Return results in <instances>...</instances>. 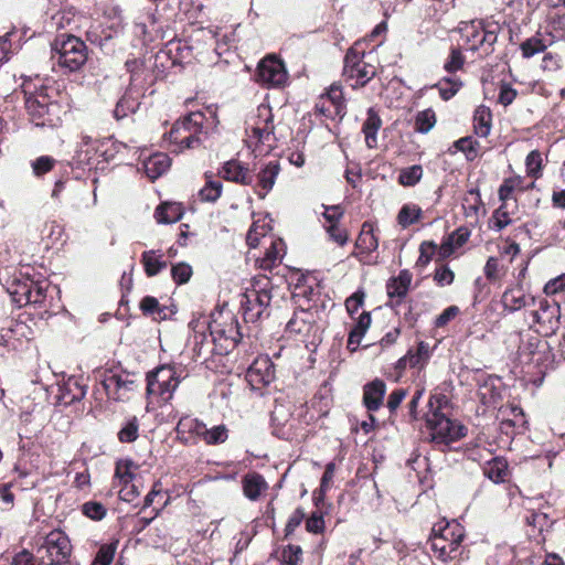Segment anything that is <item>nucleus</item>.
<instances>
[{
	"label": "nucleus",
	"mask_w": 565,
	"mask_h": 565,
	"mask_svg": "<svg viewBox=\"0 0 565 565\" xmlns=\"http://www.w3.org/2000/svg\"><path fill=\"white\" fill-rule=\"evenodd\" d=\"M426 427L429 430L430 441L436 446H448L462 438L467 431L463 425L450 419L438 409L429 411L426 414Z\"/></svg>",
	"instance_id": "obj_11"
},
{
	"label": "nucleus",
	"mask_w": 565,
	"mask_h": 565,
	"mask_svg": "<svg viewBox=\"0 0 565 565\" xmlns=\"http://www.w3.org/2000/svg\"><path fill=\"white\" fill-rule=\"evenodd\" d=\"M515 557V553L512 546L503 544L495 548L494 554L490 557V561L495 565H511Z\"/></svg>",
	"instance_id": "obj_53"
},
{
	"label": "nucleus",
	"mask_w": 565,
	"mask_h": 565,
	"mask_svg": "<svg viewBox=\"0 0 565 565\" xmlns=\"http://www.w3.org/2000/svg\"><path fill=\"white\" fill-rule=\"evenodd\" d=\"M290 333L299 335L308 350H315L322 341L323 326L317 311L301 309L287 323Z\"/></svg>",
	"instance_id": "obj_12"
},
{
	"label": "nucleus",
	"mask_w": 565,
	"mask_h": 565,
	"mask_svg": "<svg viewBox=\"0 0 565 565\" xmlns=\"http://www.w3.org/2000/svg\"><path fill=\"white\" fill-rule=\"evenodd\" d=\"M49 286L50 284L45 279L33 280L29 277H22L15 279L11 284L9 292L12 300L19 307L26 305H42L45 301Z\"/></svg>",
	"instance_id": "obj_14"
},
{
	"label": "nucleus",
	"mask_w": 565,
	"mask_h": 565,
	"mask_svg": "<svg viewBox=\"0 0 565 565\" xmlns=\"http://www.w3.org/2000/svg\"><path fill=\"white\" fill-rule=\"evenodd\" d=\"M530 515L526 516V524L531 529L529 536L534 539L536 543L545 542V532H547L554 521L551 520L545 512L534 511L532 507H529Z\"/></svg>",
	"instance_id": "obj_23"
},
{
	"label": "nucleus",
	"mask_w": 565,
	"mask_h": 565,
	"mask_svg": "<svg viewBox=\"0 0 565 565\" xmlns=\"http://www.w3.org/2000/svg\"><path fill=\"white\" fill-rule=\"evenodd\" d=\"M465 533L461 525L455 521L445 525L441 523L433 527L428 544L434 555L443 562L454 559L460 555L461 542Z\"/></svg>",
	"instance_id": "obj_5"
},
{
	"label": "nucleus",
	"mask_w": 565,
	"mask_h": 565,
	"mask_svg": "<svg viewBox=\"0 0 565 565\" xmlns=\"http://www.w3.org/2000/svg\"><path fill=\"white\" fill-rule=\"evenodd\" d=\"M51 60L65 72L78 71L87 61V46L74 35H62L52 44Z\"/></svg>",
	"instance_id": "obj_8"
},
{
	"label": "nucleus",
	"mask_w": 565,
	"mask_h": 565,
	"mask_svg": "<svg viewBox=\"0 0 565 565\" xmlns=\"http://www.w3.org/2000/svg\"><path fill=\"white\" fill-rule=\"evenodd\" d=\"M181 366L160 365L147 375V395L161 402H169L182 379L185 377Z\"/></svg>",
	"instance_id": "obj_9"
},
{
	"label": "nucleus",
	"mask_w": 565,
	"mask_h": 565,
	"mask_svg": "<svg viewBox=\"0 0 565 565\" xmlns=\"http://www.w3.org/2000/svg\"><path fill=\"white\" fill-rule=\"evenodd\" d=\"M360 46V43H355L344 56L342 76L347 82H351L353 88L364 86L376 74L375 66L364 61V50Z\"/></svg>",
	"instance_id": "obj_13"
},
{
	"label": "nucleus",
	"mask_w": 565,
	"mask_h": 565,
	"mask_svg": "<svg viewBox=\"0 0 565 565\" xmlns=\"http://www.w3.org/2000/svg\"><path fill=\"white\" fill-rule=\"evenodd\" d=\"M255 79L264 86L278 87L286 83L287 72L280 60L267 56L259 62Z\"/></svg>",
	"instance_id": "obj_19"
},
{
	"label": "nucleus",
	"mask_w": 565,
	"mask_h": 565,
	"mask_svg": "<svg viewBox=\"0 0 565 565\" xmlns=\"http://www.w3.org/2000/svg\"><path fill=\"white\" fill-rule=\"evenodd\" d=\"M422 216V210L415 204H405L397 215L398 224L403 227H407L414 224Z\"/></svg>",
	"instance_id": "obj_51"
},
{
	"label": "nucleus",
	"mask_w": 565,
	"mask_h": 565,
	"mask_svg": "<svg viewBox=\"0 0 565 565\" xmlns=\"http://www.w3.org/2000/svg\"><path fill=\"white\" fill-rule=\"evenodd\" d=\"M25 108L30 120L36 127H57L62 124V107L58 103L51 100L50 96L40 90L25 98Z\"/></svg>",
	"instance_id": "obj_10"
},
{
	"label": "nucleus",
	"mask_w": 565,
	"mask_h": 565,
	"mask_svg": "<svg viewBox=\"0 0 565 565\" xmlns=\"http://www.w3.org/2000/svg\"><path fill=\"white\" fill-rule=\"evenodd\" d=\"M35 552L43 565H66L72 555L68 536L60 529L40 532L35 537Z\"/></svg>",
	"instance_id": "obj_4"
},
{
	"label": "nucleus",
	"mask_w": 565,
	"mask_h": 565,
	"mask_svg": "<svg viewBox=\"0 0 565 565\" xmlns=\"http://www.w3.org/2000/svg\"><path fill=\"white\" fill-rule=\"evenodd\" d=\"M135 33L141 36L143 43L164 38L160 21L154 14H149L145 22H137L135 24Z\"/></svg>",
	"instance_id": "obj_32"
},
{
	"label": "nucleus",
	"mask_w": 565,
	"mask_h": 565,
	"mask_svg": "<svg viewBox=\"0 0 565 565\" xmlns=\"http://www.w3.org/2000/svg\"><path fill=\"white\" fill-rule=\"evenodd\" d=\"M470 232L465 227H459L451 235L448 236L447 241L440 245L439 254L443 258H446L452 254V252L462 246L469 238Z\"/></svg>",
	"instance_id": "obj_42"
},
{
	"label": "nucleus",
	"mask_w": 565,
	"mask_h": 565,
	"mask_svg": "<svg viewBox=\"0 0 565 565\" xmlns=\"http://www.w3.org/2000/svg\"><path fill=\"white\" fill-rule=\"evenodd\" d=\"M247 130H250L247 142L253 151L263 154L276 147L273 114L268 105L262 104L257 107L256 114L248 121Z\"/></svg>",
	"instance_id": "obj_6"
},
{
	"label": "nucleus",
	"mask_w": 565,
	"mask_h": 565,
	"mask_svg": "<svg viewBox=\"0 0 565 565\" xmlns=\"http://www.w3.org/2000/svg\"><path fill=\"white\" fill-rule=\"evenodd\" d=\"M465 63V57L459 49L452 47L448 58L444 64V68L448 73L459 71Z\"/></svg>",
	"instance_id": "obj_64"
},
{
	"label": "nucleus",
	"mask_w": 565,
	"mask_h": 565,
	"mask_svg": "<svg viewBox=\"0 0 565 565\" xmlns=\"http://www.w3.org/2000/svg\"><path fill=\"white\" fill-rule=\"evenodd\" d=\"M205 185L200 190L199 195L202 201L215 202L222 193V183L218 180L206 177Z\"/></svg>",
	"instance_id": "obj_50"
},
{
	"label": "nucleus",
	"mask_w": 565,
	"mask_h": 565,
	"mask_svg": "<svg viewBox=\"0 0 565 565\" xmlns=\"http://www.w3.org/2000/svg\"><path fill=\"white\" fill-rule=\"evenodd\" d=\"M193 45L186 41L170 40L167 44V50L160 52L161 54L172 57V64L181 63L192 56Z\"/></svg>",
	"instance_id": "obj_37"
},
{
	"label": "nucleus",
	"mask_w": 565,
	"mask_h": 565,
	"mask_svg": "<svg viewBox=\"0 0 565 565\" xmlns=\"http://www.w3.org/2000/svg\"><path fill=\"white\" fill-rule=\"evenodd\" d=\"M242 488L246 498L257 501L267 491L268 484L262 475L249 472L243 477Z\"/></svg>",
	"instance_id": "obj_31"
},
{
	"label": "nucleus",
	"mask_w": 565,
	"mask_h": 565,
	"mask_svg": "<svg viewBox=\"0 0 565 565\" xmlns=\"http://www.w3.org/2000/svg\"><path fill=\"white\" fill-rule=\"evenodd\" d=\"M286 254V245L280 238H271L266 248L264 257L257 259L258 267L264 270H270L278 266Z\"/></svg>",
	"instance_id": "obj_28"
},
{
	"label": "nucleus",
	"mask_w": 565,
	"mask_h": 565,
	"mask_svg": "<svg viewBox=\"0 0 565 565\" xmlns=\"http://www.w3.org/2000/svg\"><path fill=\"white\" fill-rule=\"evenodd\" d=\"M203 426L204 423L196 418L183 416L179 419L175 428L178 438L186 444H194L200 440Z\"/></svg>",
	"instance_id": "obj_27"
},
{
	"label": "nucleus",
	"mask_w": 565,
	"mask_h": 565,
	"mask_svg": "<svg viewBox=\"0 0 565 565\" xmlns=\"http://www.w3.org/2000/svg\"><path fill=\"white\" fill-rule=\"evenodd\" d=\"M183 215V207L180 203H163L156 209L154 217L158 223L170 224L178 222Z\"/></svg>",
	"instance_id": "obj_40"
},
{
	"label": "nucleus",
	"mask_w": 565,
	"mask_h": 565,
	"mask_svg": "<svg viewBox=\"0 0 565 565\" xmlns=\"http://www.w3.org/2000/svg\"><path fill=\"white\" fill-rule=\"evenodd\" d=\"M379 246L377 237L374 234V226L370 222H364L361 232L355 242V247L362 254H370Z\"/></svg>",
	"instance_id": "obj_36"
},
{
	"label": "nucleus",
	"mask_w": 565,
	"mask_h": 565,
	"mask_svg": "<svg viewBox=\"0 0 565 565\" xmlns=\"http://www.w3.org/2000/svg\"><path fill=\"white\" fill-rule=\"evenodd\" d=\"M218 173L223 179L243 185H249L254 180V177L248 169L237 160H230L225 162Z\"/></svg>",
	"instance_id": "obj_26"
},
{
	"label": "nucleus",
	"mask_w": 565,
	"mask_h": 565,
	"mask_svg": "<svg viewBox=\"0 0 565 565\" xmlns=\"http://www.w3.org/2000/svg\"><path fill=\"white\" fill-rule=\"evenodd\" d=\"M125 146L113 139L93 140L83 136L72 160V167L82 170L104 169V163L114 157Z\"/></svg>",
	"instance_id": "obj_3"
},
{
	"label": "nucleus",
	"mask_w": 565,
	"mask_h": 565,
	"mask_svg": "<svg viewBox=\"0 0 565 565\" xmlns=\"http://www.w3.org/2000/svg\"><path fill=\"white\" fill-rule=\"evenodd\" d=\"M523 186V178L520 175H515L504 180L499 189L500 200L505 201L510 198L511 193L514 190H524Z\"/></svg>",
	"instance_id": "obj_57"
},
{
	"label": "nucleus",
	"mask_w": 565,
	"mask_h": 565,
	"mask_svg": "<svg viewBox=\"0 0 565 565\" xmlns=\"http://www.w3.org/2000/svg\"><path fill=\"white\" fill-rule=\"evenodd\" d=\"M536 333L552 335L559 328L561 308L557 302L541 299L539 308L531 312Z\"/></svg>",
	"instance_id": "obj_16"
},
{
	"label": "nucleus",
	"mask_w": 565,
	"mask_h": 565,
	"mask_svg": "<svg viewBox=\"0 0 565 565\" xmlns=\"http://www.w3.org/2000/svg\"><path fill=\"white\" fill-rule=\"evenodd\" d=\"M270 301L271 295L268 289H257L256 287L247 289L241 299V310L245 322L256 323L268 317Z\"/></svg>",
	"instance_id": "obj_15"
},
{
	"label": "nucleus",
	"mask_w": 565,
	"mask_h": 565,
	"mask_svg": "<svg viewBox=\"0 0 565 565\" xmlns=\"http://www.w3.org/2000/svg\"><path fill=\"white\" fill-rule=\"evenodd\" d=\"M473 129L477 136L487 137L491 129V111L484 106H479L473 115Z\"/></svg>",
	"instance_id": "obj_43"
},
{
	"label": "nucleus",
	"mask_w": 565,
	"mask_h": 565,
	"mask_svg": "<svg viewBox=\"0 0 565 565\" xmlns=\"http://www.w3.org/2000/svg\"><path fill=\"white\" fill-rule=\"evenodd\" d=\"M381 125L382 121L379 114L373 108H370L367 110V117L362 127V131L365 136V142L369 148H374L376 146V134Z\"/></svg>",
	"instance_id": "obj_41"
},
{
	"label": "nucleus",
	"mask_w": 565,
	"mask_h": 565,
	"mask_svg": "<svg viewBox=\"0 0 565 565\" xmlns=\"http://www.w3.org/2000/svg\"><path fill=\"white\" fill-rule=\"evenodd\" d=\"M547 45H548L547 41L545 39H543L541 34H536V35L527 39L526 41H524L521 44L520 49L522 51L523 57L530 58V57L534 56L535 54L545 51Z\"/></svg>",
	"instance_id": "obj_48"
},
{
	"label": "nucleus",
	"mask_w": 565,
	"mask_h": 565,
	"mask_svg": "<svg viewBox=\"0 0 565 565\" xmlns=\"http://www.w3.org/2000/svg\"><path fill=\"white\" fill-rule=\"evenodd\" d=\"M482 24H471L465 26L461 32L462 36L466 40V44L468 45L469 50H478L479 47H482L481 45V35H479L480 30H482Z\"/></svg>",
	"instance_id": "obj_52"
},
{
	"label": "nucleus",
	"mask_w": 565,
	"mask_h": 565,
	"mask_svg": "<svg viewBox=\"0 0 565 565\" xmlns=\"http://www.w3.org/2000/svg\"><path fill=\"white\" fill-rule=\"evenodd\" d=\"M386 393L385 383L381 380H374L363 388V403L367 411L375 412L382 404Z\"/></svg>",
	"instance_id": "obj_29"
},
{
	"label": "nucleus",
	"mask_w": 565,
	"mask_h": 565,
	"mask_svg": "<svg viewBox=\"0 0 565 565\" xmlns=\"http://www.w3.org/2000/svg\"><path fill=\"white\" fill-rule=\"evenodd\" d=\"M461 82L458 78H444L436 87L444 100L450 99L460 88Z\"/></svg>",
	"instance_id": "obj_58"
},
{
	"label": "nucleus",
	"mask_w": 565,
	"mask_h": 565,
	"mask_svg": "<svg viewBox=\"0 0 565 565\" xmlns=\"http://www.w3.org/2000/svg\"><path fill=\"white\" fill-rule=\"evenodd\" d=\"M430 358L429 345L419 342L416 349H411L405 356L397 361L398 369L418 367L422 369Z\"/></svg>",
	"instance_id": "obj_33"
},
{
	"label": "nucleus",
	"mask_w": 565,
	"mask_h": 565,
	"mask_svg": "<svg viewBox=\"0 0 565 565\" xmlns=\"http://www.w3.org/2000/svg\"><path fill=\"white\" fill-rule=\"evenodd\" d=\"M82 512L87 518L99 521L105 516L106 508L99 502L88 501L82 505Z\"/></svg>",
	"instance_id": "obj_62"
},
{
	"label": "nucleus",
	"mask_w": 565,
	"mask_h": 565,
	"mask_svg": "<svg viewBox=\"0 0 565 565\" xmlns=\"http://www.w3.org/2000/svg\"><path fill=\"white\" fill-rule=\"evenodd\" d=\"M455 147L465 152L469 161L475 160L478 157V142L471 137H465L455 142Z\"/></svg>",
	"instance_id": "obj_60"
},
{
	"label": "nucleus",
	"mask_w": 565,
	"mask_h": 565,
	"mask_svg": "<svg viewBox=\"0 0 565 565\" xmlns=\"http://www.w3.org/2000/svg\"><path fill=\"white\" fill-rule=\"evenodd\" d=\"M171 164V160L166 153H154L143 162V169L147 177L156 180L161 177Z\"/></svg>",
	"instance_id": "obj_35"
},
{
	"label": "nucleus",
	"mask_w": 565,
	"mask_h": 565,
	"mask_svg": "<svg viewBox=\"0 0 565 565\" xmlns=\"http://www.w3.org/2000/svg\"><path fill=\"white\" fill-rule=\"evenodd\" d=\"M100 383L107 397L116 402L128 398V393L135 388L131 375L124 371L105 370Z\"/></svg>",
	"instance_id": "obj_18"
},
{
	"label": "nucleus",
	"mask_w": 565,
	"mask_h": 565,
	"mask_svg": "<svg viewBox=\"0 0 565 565\" xmlns=\"http://www.w3.org/2000/svg\"><path fill=\"white\" fill-rule=\"evenodd\" d=\"M141 311L152 317V319L161 321L168 318V308L166 306H161L157 298L147 296L140 302Z\"/></svg>",
	"instance_id": "obj_44"
},
{
	"label": "nucleus",
	"mask_w": 565,
	"mask_h": 565,
	"mask_svg": "<svg viewBox=\"0 0 565 565\" xmlns=\"http://www.w3.org/2000/svg\"><path fill=\"white\" fill-rule=\"evenodd\" d=\"M412 277V274L404 269L399 271L397 277L387 281L386 290L387 296L390 297V305L392 307L399 305L402 299L407 295Z\"/></svg>",
	"instance_id": "obj_25"
},
{
	"label": "nucleus",
	"mask_w": 565,
	"mask_h": 565,
	"mask_svg": "<svg viewBox=\"0 0 565 565\" xmlns=\"http://www.w3.org/2000/svg\"><path fill=\"white\" fill-rule=\"evenodd\" d=\"M141 264L143 265L147 276L152 277L167 267L161 250H147L141 255Z\"/></svg>",
	"instance_id": "obj_39"
},
{
	"label": "nucleus",
	"mask_w": 565,
	"mask_h": 565,
	"mask_svg": "<svg viewBox=\"0 0 565 565\" xmlns=\"http://www.w3.org/2000/svg\"><path fill=\"white\" fill-rule=\"evenodd\" d=\"M139 424L136 417L130 418L119 430L118 438L121 443H131L138 437Z\"/></svg>",
	"instance_id": "obj_59"
},
{
	"label": "nucleus",
	"mask_w": 565,
	"mask_h": 565,
	"mask_svg": "<svg viewBox=\"0 0 565 565\" xmlns=\"http://www.w3.org/2000/svg\"><path fill=\"white\" fill-rule=\"evenodd\" d=\"M275 377L274 364L266 355L257 356L246 371V381L252 390L260 391Z\"/></svg>",
	"instance_id": "obj_21"
},
{
	"label": "nucleus",
	"mask_w": 565,
	"mask_h": 565,
	"mask_svg": "<svg viewBox=\"0 0 565 565\" xmlns=\"http://www.w3.org/2000/svg\"><path fill=\"white\" fill-rule=\"evenodd\" d=\"M270 230V221L266 218L254 221L246 235L247 245L252 248L256 247L259 243V238L265 236Z\"/></svg>",
	"instance_id": "obj_46"
},
{
	"label": "nucleus",
	"mask_w": 565,
	"mask_h": 565,
	"mask_svg": "<svg viewBox=\"0 0 565 565\" xmlns=\"http://www.w3.org/2000/svg\"><path fill=\"white\" fill-rule=\"evenodd\" d=\"M295 411L296 405L288 397L281 396L275 399V406L271 411V425L276 436L284 439L291 437L296 422Z\"/></svg>",
	"instance_id": "obj_17"
},
{
	"label": "nucleus",
	"mask_w": 565,
	"mask_h": 565,
	"mask_svg": "<svg viewBox=\"0 0 565 565\" xmlns=\"http://www.w3.org/2000/svg\"><path fill=\"white\" fill-rule=\"evenodd\" d=\"M542 156L539 151H531L525 161L526 172L530 177L537 179L541 177V168H542Z\"/></svg>",
	"instance_id": "obj_61"
},
{
	"label": "nucleus",
	"mask_w": 565,
	"mask_h": 565,
	"mask_svg": "<svg viewBox=\"0 0 565 565\" xmlns=\"http://www.w3.org/2000/svg\"><path fill=\"white\" fill-rule=\"evenodd\" d=\"M423 169L420 166L415 164L401 171L398 181L405 186L415 185L422 178Z\"/></svg>",
	"instance_id": "obj_56"
},
{
	"label": "nucleus",
	"mask_w": 565,
	"mask_h": 565,
	"mask_svg": "<svg viewBox=\"0 0 565 565\" xmlns=\"http://www.w3.org/2000/svg\"><path fill=\"white\" fill-rule=\"evenodd\" d=\"M280 171V166L278 161L268 162L257 174L258 186L262 190L257 191V194L260 199H264L266 194L273 189L275 179Z\"/></svg>",
	"instance_id": "obj_34"
},
{
	"label": "nucleus",
	"mask_w": 565,
	"mask_h": 565,
	"mask_svg": "<svg viewBox=\"0 0 565 565\" xmlns=\"http://www.w3.org/2000/svg\"><path fill=\"white\" fill-rule=\"evenodd\" d=\"M207 114L209 116L202 111H193L177 120L168 132L167 140L179 150L196 147L202 141V136H207L217 125L215 111L209 108Z\"/></svg>",
	"instance_id": "obj_1"
},
{
	"label": "nucleus",
	"mask_w": 565,
	"mask_h": 565,
	"mask_svg": "<svg viewBox=\"0 0 565 565\" xmlns=\"http://www.w3.org/2000/svg\"><path fill=\"white\" fill-rule=\"evenodd\" d=\"M86 394V386L83 385L78 379L68 377L66 381L58 384L56 401L60 405H71L74 402L81 401Z\"/></svg>",
	"instance_id": "obj_24"
},
{
	"label": "nucleus",
	"mask_w": 565,
	"mask_h": 565,
	"mask_svg": "<svg viewBox=\"0 0 565 565\" xmlns=\"http://www.w3.org/2000/svg\"><path fill=\"white\" fill-rule=\"evenodd\" d=\"M227 438L228 429L225 425L222 424L207 428L204 424L200 440L204 441L206 445H220L225 443Z\"/></svg>",
	"instance_id": "obj_45"
},
{
	"label": "nucleus",
	"mask_w": 565,
	"mask_h": 565,
	"mask_svg": "<svg viewBox=\"0 0 565 565\" xmlns=\"http://www.w3.org/2000/svg\"><path fill=\"white\" fill-rule=\"evenodd\" d=\"M116 547L114 544L102 545L92 563V565H110L115 556Z\"/></svg>",
	"instance_id": "obj_63"
},
{
	"label": "nucleus",
	"mask_w": 565,
	"mask_h": 565,
	"mask_svg": "<svg viewBox=\"0 0 565 565\" xmlns=\"http://www.w3.org/2000/svg\"><path fill=\"white\" fill-rule=\"evenodd\" d=\"M435 122L436 117L431 109L419 111L415 119V130L425 134L433 128Z\"/></svg>",
	"instance_id": "obj_54"
},
{
	"label": "nucleus",
	"mask_w": 565,
	"mask_h": 565,
	"mask_svg": "<svg viewBox=\"0 0 565 565\" xmlns=\"http://www.w3.org/2000/svg\"><path fill=\"white\" fill-rule=\"evenodd\" d=\"M126 68L130 73V82L114 109V117L118 120L138 109L140 99L152 83L151 72L145 67L142 61L129 60L126 62Z\"/></svg>",
	"instance_id": "obj_2"
},
{
	"label": "nucleus",
	"mask_w": 565,
	"mask_h": 565,
	"mask_svg": "<svg viewBox=\"0 0 565 565\" xmlns=\"http://www.w3.org/2000/svg\"><path fill=\"white\" fill-rule=\"evenodd\" d=\"M520 363L527 367L536 370L537 374H544L553 362V353L546 340L539 333H526L522 335L518 350Z\"/></svg>",
	"instance_id": "obj_7"
},
{
	"label": "nucleus",
	"mask_w": 565,
	"mask_h": 565,
	"mask_svg": "<svg viewBox=\"0 0 565 565\" xmlns=\"http://www.w3.org/2000/svg\"><path fill=\"white\" fill-rule=\"evenodd\" d=\"M462 209L466 217L471 220V223H477L479 213L482 209V202L478 189H470L462 198Z\"/></svg>",
	"instance_id": "obj_38"
},
{
	"label": "nucleus",
	"mask_w": 565,
	"mask_h": 565,
	"mask_svg": "<svg viewBox=\"0 0 565 565\" xmlns=\"http://www.w3.org/2000/svg\"><path fill=\"white\" fill-rule=\"evenodd\" d=\"M218 319L213 318V320L209 323L210 335L213 341L225 340L231 341L233 345H235L241 340V333L238 330L237 320L230 313L223 315L218 313Z\"/></svg>",
	"instance_id": "obj_22"
},
{
	"label": "nucleus",
	"mask_w": 565,
	"mask_h": 565,
	"mask_svg": "<svg viewBox=\"0 0 565 565\" xmlns=\"http://www.w3.org/2000/svg\"><path fill=\"white\" fill-rule=\"evenodd\" d=\"M478 396L486 405H491L497 402V399L500 397V391L495 386L493 379L489 377L484 380V382L479 386Z\"/></svg>",
	"instance_id": "obj_49"
},
{
	"label": "nucleus",
	"mask_w": 565,
	"mask_h": 565,
	"mask_svg": "<svg viewBox=\"0 0 565 565\" xmlns=\"http://www.w3.org/2000/svg\"><path fill=\"white\" fill-rule=\"evenodd\" d=\"M488 466L484 473L494 482H503L508 476V465L505 461L493 458L487 461Z\"/></svg>",
	"instance_id": "obj_47"
},
{
	"label": "nucleus",
	"mask_w": 565,
	"mask_h": 565,
	"mask_svg": "<svg viewBox=\"0 0 565 565\" xmlns=\"http://www.w3.org/2000/svg\"><path fill=\"white\" fill-rule=\"evenodd\" d=\"M316 111L326 118H342L345 114V104L341 86L332 84L328 92L319 97Z\"/></svg>",
	"instance_id": "obj_20"
},
{
	"label": "nucleus",
	"mask_w": 565,
	"mask_h": 565,
	"mask_svg": "<svg viewBox=\"0 0 565 565\" xmlns=\"http://www.w3.org/2000/svg\"><path fill=\"white\" fill-rule=\"evenodd\" d=\"M534 301V297L525 295V292L519 287L507 289L501 299L503 308L509 312H514L529 307L533 305Z\"/></svg>",
	"instance_id": "obj_30"
},
{
	"label": "nucleus",
	"mask_w": 565,
	"mask_h": 565,
	"mask_svg": "<svg viewBox=\"0 0 565 565\" xmlns=\"http://www.w3.org/2000/svg\"><path fill=\"white\" fill-rule=\"evenodd\" d=\"M130 468L131 462L128 460L117 462L114 476L117 486H127L132 481L134 473L131 472Z\"/></svg>",
	"instance_id": "obj_55"
}]
</instances>
